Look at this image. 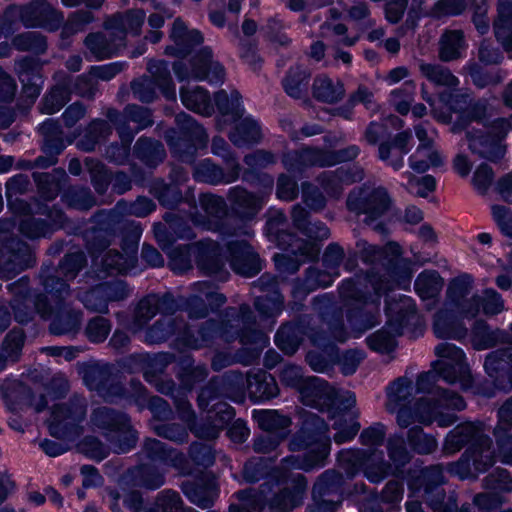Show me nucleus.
<instances>
[{
	"mask_svg": "<svg viewBox=\"0 0 512 512\" xmlns=\"http://www.w3.org/2000/svg\"><path fill=\"white\" fill-rule=\"evenodd\" d=\"M255 325L256 317L249 305L229 307L225 310L224 319L220 324L214 319L203 322L197 337L186 324L182 343L188 348L199 349L209 346L217 336L227 343L238 339L244 347L236 351V361L248 366L259 359L262 350L269 344L268 336Z\"/></svg>",
	"mask_w": 512,
	"mask_h": 512,
	"instance_id": "obj_1",
	"label": "nucleus"
},
{
	"mask_svg": "<svg viewBox=\"0 0 512 512\" xmlns=\"http://www.w3.org/2000/svg\"><path fill=\"white\" fill-rule=\"evenodd\" d=\"M314 310L319 314L323 323L327 325L329 334L310 326V318L302 316L296 321L287 322L280 326L275 335V344L287 355H293L301 345L304 336L311 343L332 355L335 346L331 339L345 342L348 333L343 322V312L327 295L316 297L313 301Z\"/></svg>",
	"mask_w": 512,
	"mask_h": 512,
	"instance_id": "obj_2",
	"label": "nucleus"
},
{
	"mask_svg": "<svg viewBox=\"0 0 512 512\" xmlns=\"http://www.w3.org/2000/svg\"><path fill=\"white\" fill-rule=\"evenodd\" d=\"M463 448L465 450L460 458L447 466L448 472L460 479H476L496 463V450L482 421H466L448 432L443 452L453 455Z\"/></svg>",
	"mask_w": 512,
	"mask_h": 512,
	"instance_id": "obj_3",
	"label": "nucleus"
},
{
	"mask_svg": "<svg viewBox=\"0 0 512 512\" xmlns=\"http://www.w3.org/2000/svg\"><path fill=\"white\" fill-rule=\"evenodd\" d=\"M294 489L282 488L273 492V484L263 483L258 488H247L235 493L236 498L255 511H263L268 507L270 512H289L301 505L303 494L307 488V478L297 474Z\"/></svg>",
	"mask_w": 512,
	"mask_h": 512,
	"instance_id": "obj_4",
	"label": "nucleus"
},
{
	"mask_svg": "<svg viewBox=\"0 0 512 512\" xmlns=\"http://www.w3.org/2000/svg\"><path fill=\"white\" fill-rule=\"evenodd\" d=\"M93 427L110 443L115 453H127L138 441V432L134 429L131 418L123 411L100 406L91 413Z\"/></svg>",
	"mask_w": 512,
	"mask_h": 512,
	"instance_id": "obj_5",
	"label": "nucleus"
},
{
	"mask_svg": "<svg viewBox=\"0 0 512 512\" xmlns=\"http://www.w3.org/2000/svg\"><path fill=\"white\" fill-rule=\"evenodd\" d=\"M199 204L205 215H191L194 225L206 230L218 232L223 236H252L253 231L246 225L238 224L237 220L228 216V207L222 196L204 193L199 196Z\"/></svg>",
	"mask_w": 512,
	"mask_h": 512,
	"instance_id": "obj_6",
	"label": "nucleus"
},
{
	"mask_svg": "<svg viewBox=\"0 0 512 512\" xmlns=\"http://www.w3.org/2000/svg\"><path fill=\"white\" fill-rule=\"evenodd\" d=\"M386 326L366 338L370 349L380 353H390L396 347L395 337L402 334V329L415 316V304L408 296L399 300H386Z\"/></svg>",
	"mask_w": 512,
	"mask_h": 512,
	"instance_id": "obj_7",
	"label": "nucleus"
},
{
	"mask_svg": "<svg viewBox=\"0 0 512 512\" xmlns=\"http://www.w3.org/2000/svg\"><path fill=\"white\" fill-rule=\"evenodd\" d=\"M17 15L27 28H43L51 32L57 31L64 22L63 12L46 0H31L21 6L10 5L4 12V18L9 22Z\"/></svg>",
	"mask_w": 512,
	"mask_h": 512,
	"instance_id": "obj_8",
	"label": "nucleus"
},
{
	"mask_svg": "<svg viewBox=\"0 0 512 512\" xmlns=\"http://www.w3.org/2000/svg\"><path fill=\"white\" fill-rule=\"evenodd\" d=\"M435 354L440 359L433 364L444 381L449 384L459 383L463 390L472 386V375L462 349L449 342H442L435 347Z\"/></svg>",
	"mask_w": 512,
	"mask_h": 512,
	"instance_id": "obj_9",
	"label": "nucleus"
},
{
	"mask_svg": "<svg viewBox=\"0 0 512 512\" xmlns=\"http://www.w3.org/2000/svg\"><path fill=\"white\" fill-rule=\"evenodd\" d=\"M392 204L391 197L386 188L379 186L370 188L366 185L355 188L348 194L346 207L356 215L365 214V223L382 217Z\"/></svg>",
	"mask_w": 512,
	"mask_h": 512,
	"instance_id": "obj_10",
	"label": "nucleus"
},
{
	"mask_svg": "<svg viewBox=\"0 0 512 512\" xmlns=\"http://www.w3.org/2000/svg\"><path fill=\"white\" fill-rule=\"evenodd\" d=\"M175 121L184 139L174 141L167 136V141L180 161L193 163L197 149L207 146L208 134L193 117L184 112L179 113Z\"/></svg>",
	"mask_w": 512,
	"mask_h": 512,
	"instance_id": "obj_11",
	"label": "nucleus"
},
{
	"mask_svg": "<svg viewBox=\"0 0 512 512\" xmlns=\"http://www.w3.org/2000/svg\"><path fill=\"white\" fill-rule=\"evenodd\" d=\"M87 400L75 394L67 402L54 405L48 420V429L52 436L69 438L77 433V427L87 414Z\"/></svg>",
	"mask_w": 512,
	"mask_h": 512,
	"instance_id": "obj_12",
	"label": "nucleus"
},
{
	"mask_svg": "<svg viewBox=\"0 0 512 512\" xmlns=\"http://www.w3.org/2000/svg\"><path fill=\"white\" fill-rule=\"evenodd\" d=\"M301 424L288 442V449L291 452H300L308 450L312 446L314 449L327 447L330 454V437L328 436L329 427L325 421L315 413L302 411L300 414Z\"/></svg>",
	"mask_w": 512,
	"mask_h": 512,
	"instance_id": "obj_13",
	"label": "nucleus"
},
{
	"mask_svg": "<svg viewBox=\"0 0 512 512\" xmlns=\"http://www.w3.org/2000/svg\"><path fill=\"white\" fill-rule=\"evenodd\" d=\"M81 373L88 388L96 391L106 402L125 397V387L114 365L88 364L83 367Z\"/></svg>",
	"mask_w": 512,
	"mask_h": 512,
	"instance_id": "obj_14",
	"label": "nucleus"
},
{
	"mask_svg": "<svg viewBox=\"0 0 512 512\" xmlns=\"http://www.w3.org/2000/svg\"><path fill=\"white\" fill-rule=\"evenodd\" d=\"M343 475L329 469L318 476L312 487L311 512H335L342 503Z\"/></svg>",
	"mask_w": 512,
	"mask_h": 512,
	"instance_id": "obj_15",
	"label": "nucleus"
},
{
	"mask_svg": "<svg viewBox=\"0 0 512 512\" xmlns=\"http://www.w3.org/2000/svg\"><path fill=\"white\" fill-rule=\"evenodd\" d=\"M104 115L113 124L117 134L129 138H135L140 131L154 124L152 110L137 104H128L122 111L109 107Z\"/></svg>",
	"mask_w": 512,
	"mask_h": 512,
	"instance_id": "obj_16",
	"label": "nucleus"
},
{
	"mask_svg": "<svg viewBox=\"0 0 512 512\" xmlns=\"http://www.w3.org/2000/svg\"><path fill=\"white\" fill-rule=\"evenodd\" d=\"M125 226L129 230V235L122 245L124 253H120L116 249H110L101 261L102 270L109 275L127 273L137 263L138 240L142 229L140 224L135 221L127 222Z\"/></svg>",
	"mask_w": 512,
	"mask_h": 512,
	"instance_id": "obj_17",
	"label": "nucleus"
},
{
	"mask_svg": "<svg viewBox=\"0 0 512 512\" xmlns=\"http://www.w3.org/2000/svg\"><path fill=\"white\" fill-rule=\"evenodd\" d=\"M367 281L374 290V298L371 299L367 305H373V309L369 311L359 310L347 316L352 330L358 334H362L379 324L380 298L394 287L391 280L385 275L369 273L367 274Z\"/></svg>",
	"mask_w": 512,
	"mask_h": 512,
	"instance_id": "obj_18",
	"label": "nucleus"
},
{
	"mask_svg": "<svg viewBox=\"0 0 512 512\" xmlns=\"http://www.w3.org/2000/svg\"><path fill=\"white\" fill-rule=\"evenodd\" d=\"M36 265V255L25 241L14 239L0 248V279L11 280Z\"/></svg>",
	"mask_w": 512,
	"mask_h": 512,
	"instance_id": "obj_19",
	"label": "nucleus"
},
{
	"mask_svg": "<svg viewBox=\"0 0 512 512\" xmlns=\"http://www.w3.org/2000/svg\"><path fill=\"white\" fill-rule=\"evenodd\" d=\"M0 394L9 411L17 413L24 406L31 407L35 412L43 411L48 404L46 396H35L30 387L15 379H5L0 383Z\"/></svg>",
	"mask_w": 512,
	"mask_h": 512,
	"instance_id": "obj_20",
	"label": "nucleus"
},
{
	"mask_svg": "<svg viewBox=\"0 0 512 512\" xmlns=\"http://www.w3.org/2000/svg\"><path fill=\"white\" fill-rule=\"evenodd\" d=\"M227 199L238 224L253 220L263 208V198L242 186H235L228 190Z\"/></svg>",
	"mask_w": 512,
	"mask_h": 512,
	"instance_id": "obj_21",
	"label": "nucleus"
},
{
	"mask_svg": "<svg viewBox=\"0 0 512 512\" xmlns=\"http://www.w3.org/2000/svg\"><path fill=\"white\" fill-rule=\"evenodd\" d=\"M31 302L32 306L29 304V299L9 301V306L17 323L21 325L31 323L36 315L43 321L51 318L53 315V305L45 293H35L31 298Z\"/></svg>",
	"mask_w": 512,
	"mask_h": 512,
	"instance_id": "obj_22",
	"label": "nucleus"
},
{
	"mask_svg": "<svg viewBox=\"0 0 512 512\" xmlns=\"http://www.w3.org/2000/svg\"><path fill=\"white\" fill-rule=\"evenodd\" d=\"M47 321H50L48 331L51 335L75 337L82 327L83 312L70 303H56L53 315Z\"/></svg>",
	"mask_w": 512,
	"mask_h": 512,
	"instance_id": "obj_23",
	"label": "nucleus"
},
{
	"mask_svg": "<svg viewBox=\"0 0 512 512\" xmlns=\"http://www.w3.org/2000/svg\"><path fill=\"white\" fill-rule=\"evenodd\" d=\"M283 166L290 172H302L303 170L318 166H331L330 150L317 147H303L299 150L287 152L282 158Z\"/></svg>",
	"mask_w": 512,
	"mask_h": 512,
	"instance_id": "obj_24",
	"label": "nucleus"
},
{
	"mask_svg": "<svg viewBox=\"0 0 512 512\" xmlns=\"http://www.w3.org/2000/svg\"><path fill=\"white\" fill-rule=\"evenodd\" d=\"M438 378H441V375L434 366L432 370L419 374L416 380V392L443 399L447 409L463 410L466 407L464 399L454 391L437 386Z\"/></svg>",
	"mask_w": 512,
	"mask_h": 512,
	"instance_id": "obj_25",
	"label": "nucleus"
},
{
	"mask_svg": "<svg viewBox=\"0 0 512 512\" xmlns=\"http://www.w3.org/2000/svg\"><path fill=\"white\" fill-rule=\"evenodd\" d=\"M227 249L231 266L236 273L251 277L262 269L258 254L247 241H230Z\"/></svg>",
	"mask_w": 512,
	"mask_h": 512,
	"instance_id": "obj_26",
	"label": "nucleus"
},
{
	"mask_svg": "<svg viewBox=\"0 0 512 512\" xmlns=\"http://www.w3.org/2000/svg\"><path fill=\"white\" fill-rule=\"evenodd\" d=\"M163 220L168 224V230L161 223L154 226L155 237L162 247L172 245L177 239L191 240L195 238L191 226L178 213L166 212Z\"/></svg>",
	"mask_w": 512,
	"mask_h": 512,
	"instance_id": "obj_27",
	"label": "nucleus"
},
{
	"mask_svg": "<svg viewBox=\"0 0 512 512\" xmlns=\"http://www.w3.org/2000/svg\"><path fill=\"white\" fill-rule=\"evenodd\" d=\"M198 268L209 276H219L224 280L228 273L224 270L225 260L222 256L221 247L212 240H204L196 243Z\"/></svg>",
	"mask_w": 512,
	"mask_h": 512,
	"instance_id": "obj_28",
	"label": "nucleus"
},
{
	"mask_svg": "<svg viewBox=\"0 0 512 512\" xmlns=\"http://www.w3.org/2000/svg\"><path fill=\"white\" fill-rule=\"evenodd\" d=\"M92 32L84 39V45L89 53L97 60L102 61L112 58L118 51L125 47V42L116 31Z\"/></svg>",
	"mask_w": 512,
	"mask_h": 512,
	"instance_id": "obj_29",
	"label": "nucleus"
},
{
	"mask_svg": "<svg viewBox=\"0 0 512 512\" xmlns=\"http://www.w3.org/2000/svg\"><path fill=\"white\" fill-rule=\"evenodd\" d=\"M413 139L410 130L397 133L392 139L385 140L378 145V158L399 170L404 166V156L410 151V143Z\"/></svg>",
	"mask_w": 512,
	"mask_h": 512,
	"instance_id": "obj_30",
	"label": "nucleus"
},
{
	"mask_svg": "<svg viewBox=\"0 0 512 512\" xmlns=\"http://www.w3.org/2000/svg\"><path fill=\"white\" fill-rule=\"evenodd\" d=\"M193 177L196 181L210 185L230 184L240 177L238 167L228 168L216 164L211 159H203L193 167Z\"/></svg>",
	"mask_w": 512,
	"mask_h": 512,
	"instance_id": "obj_31",
	"label": "nucleus"
},
{
	"mask_svg": "<svg viewBox=\"0 0 512 512\" xmlns=\"http://www.w3.org/2000/svg\"><path fill=\"white\" fill-rule=\"evenodd\" d=\"M417 412L418 423L429 426L434 421L440 427H448L453 425L458 417L455 414L443 413L441 409H447L444 406L443 399L431 397L420 398L414 404Z\"/></svg>",
	"mask_w": 512,
	"mask_h": 512,
	"instance_id": "obj_32",
	"label": "nucleus"
},
{
	"mask_svg": "<svg viewBox=\"0 0 512 512\" xmlns=\"http://www.w3.org/2000/svg\"><path fill=\"white\" fill-rule=\"evenodd\" d=\"M145 18L146 13L143 9H129L125 12L115 13L106 18L103 23V28L104 30L116 31L126 43L128 32L135 36L140 35Z\"/></svg>",
	"mask_w": 512,
	"mask_h": 512,
	"instance_id": "obj_33",
	"label": "nucleus"
},
{
	"mask_svg": "<svg viewBox=\"0 0 512 512\" xmlns=\"http://www.w3.org/2000/svg\"><path fill=\"white\" fill-rule=\"evenodd\" d=\"M484 367L496 387L507 389L505 379L508 380L512 369V349L504 348L492 351L486 356Z\"/></svg>",
	"mask_w": 512,
	"mask_h": 512,
	"instance_id": "obj_34",
	"label": "nucleus"
},
{
	"mask_svg": "<svg viewBox=\"0 0 512 512\" xmlns=\"http://www.w3.org/2000/svg\"><path fill=\"white\" fill-rule=\"evenodd\" d=\"M466 138L470 151L481 158L495 162L505 154V147L489 133L467 131Z\"/></svg>",
	"mask_w": 512,
	"mask_h": 512,
	"instance_id": "obj_35",
	"label": "nucleus"
},
{
	"mask_svg": "<svg viewBox=\"0 0 512 512\" xmlns=\"http://www.w3.org/2000/svg\"><path fill=\"white\" fill-rule=\"evenodd\" d=\"M184 495L202 509L211 507L218 497V487L212 479L185 481L181 485Z\"/></svg>",
	"mask_w": 512,
	"mask_h": 512,
	"instance_id": "obj_36",
	"label": "nucleus"
},
{
	"mask_svg": "<svg viewBox=\"0 0 512 512\" xmlns=\"http://www.w3.org/2000/svg\"><path fill=\"white\" fill-rule=\"evenodd\" d=\"M186 322L181 317H162L147 328L144 341L147 344H159L167 341L171 336L178 335L182 342V334L185 333Z\"/></svg>",
	"mask_w": 512,
	"mask_h": 512,
	"instance_id": "obj_37",
	"label": "nucleus"
},
{
	"mask_svg": "<svg viewBox=\"0 0 512 512\" xmlns=\"http://www.w3.org/2000/svg\"><path fill=\"white\" fill-rule=\"evenodd\" d=\"M246 383L249 398L253 402L270 400L279 394L275 378L264 370L249 372Z\"/></svg>",
	"mask_w": 512,
	"mask_h": 512,
	"instance_id": "obj_38",
	"label": "nucleus"
},
{
	"mask_svg": "<svg viewBox=\"0 0 512 512\" xmlns=\"http://www.w3.org/2000/svg\"><path fill=\"white\" fill-rule=\"evenodd\" d=\"M192 75L197 80L209 79L210 82H223L224 67L219 62L212 61V50L209 47L201 49L191 60Z\"/></svg>",
	"mask_w": 512,
	"mask_h": 512,
	"instance_id": "obj_39",
	"label": "nucleus"
},
{
	"mask_svg": "<svg viewBox=\"0 0 512 512\" xmlns=\"http://www.w3.org/2000/svg\"><path fill=\"white\" fill-rule=\"evenodd\" d=\"M386 258L391 255L387 261V272L389 277L393 280L391 283L396 282L398 286L406 289L410 284L412 271L408 260L400 258L401 247L396 242H389L385 247Z\"/></svg>",
	"mask_w": 512,
	"mask_h": 512,
	"instance_id": "obj_40",
	"label": "nucleus"
},
{
	"mask_svg": "<svg viewBox=\"0 0 512 512\" xmlns=\"http://www.w3.org/2000/svg\"><path fill=\"white\" fill-rule=\"evenodd\" d=\"M311 75L310 69L303 65L290 67L282 79V86L285 93L289 97L297 100L307 98Z\"/></svg>",
	"mask_w": 512,
	"mask_h": 512,
	"instance_id": "obj_41",
	"label": "nucleus"
},
{
	"mask_svg": "<svg viewBox=\"0 0 512 512\" xmlns=\"http://www.w3.org/2000/svg\"><path fill=\"white\" fill-rule=\"evenodd\" d=\"M39 280L47 296L50 294L56 303H65L71 296V288L67 279L58 276V270L52 265H43L39 272Z\"/></svg>",
	"mask_w": 512,
	"mask_h": 512,
	"instance_id": "obj_42",
	"label": "nucleus"
},
{
	"mask_svg": "<svg viewBox=\"0 0 512 512\" xmlns=\"http://www.w3.org/2000/svg\"><path fill=\"white\" fill-rule=\"evenodd\" d=\"M32 177L39 195L46 201L54 200L68 180L67 173L62 168H55L51 172H34Z\"/></svg>",
	"mask_w": 512,
	"mask_h": 512,
	"instance_id": "obj_43",
	"label": "nucleus"
},
{
	"mask_svg": "<svg viewBox=\"0 0 512 512\" xmlns=\"http://www.w3.org/2000/svg\"><path fill=\"white\" fill-rule=\"evenodd\" d=\"M328 458L327 447L320 449H310L304 454L290 455L281 460L284 470H302L305 472L325 466Z\"/></svg>",
	"mask_w": 512,
	"mask_h": 512,
	"instance_id": "obj_44",
	"label": "nucleus"
},
{
	"mask_svg": "<svg viewBox=\"0 0 512 512\" xmlns=\"http://www.w3.org/2000/svg\"><path fill=\"white\" fill-rule=\"evenodd\" d=\"M493 435L501 453L512 451V396L498 410V422Z\"/></svg>",
	"mask_w": 512,
	"mask_h": 512,
	"instance_id": "obj_45",
	"label": "nucleus"
},
{
	"mask_svg": "<svg viewBox=\"0 0 512 512\" xmlns=\"http://www.w3.org/2000/svg\"><path fill=\"white\" fill-rule=\"evenodd\" d=\"M113 128V124L107 118L91 120L85 127L82 138L77 142V147L85 152L94 151L101 141L112 135Z\"/></svg>",
	"mask_w": 512,
	"mask_h": 512,
	"instance_id": "obj_46",
	"label": "nucleus"
},
{
	"mask_svg": "<svg viewBox=\"0 0 512 512\" xmlns=\"http://www.w3.org/2000/svg\"><path fill=\"white\" fill-rule=\"evenodd\" d=\"M433 330L440 339H464L468 330L462 322L456 319L448 310H440L434 316Z\"/></svg>",
	"mask_w": 512,
	"mask_h": 512,
	"instance_id": "obj_47",
	"label": "nucleus"
},
{
	"mask_svg": "<svg viewBox=\"0 0 512 512\" xmlns=\"http://www.w3.org/2000/svg\"><path fill=\"white\" fill-rule=\"evenodd\" d=\"M312 95L322 103H338L345 96L344 84L339 79L333 80L327 75H318L313 80Z\"/></svg>",
	"mask_w": 512,
	"mask_h": 512,
	"instance_id": "obj_48",
	"label": "nucleus"
},
{
	"mask_svg": "<svg viewBox=\"0 0 512 512\" xmlns=\"http://www.w3.org/2000/svg\"><path fill=\"white\" fill-rule=\"evenodd\" d=\"M133 152L137 159L149 167H156L166 157L164 145L149 137H140L133 147Z\"/></svg>",
	"mask_w": 512,
	"mask_h": 512,
	"instance_id": "obj_49",
	"label": "nucleus"
},
{
	"mask_svg": "<svg viewBox=\"0 0 512 512\" xmlns=\"http://www.w3.org/2000/svg\"><path fill=\"white\" fill-rule=\"evenodd\" d=\"M71 99L70 80L63 81L51 87L42 98L39 109L43 114H54L60 111Z\"/></svg>",
	"mask_w": 512,
	"mask_h": 512,
	"instance_id": "obj_50",
	"label": "nucleus"
},
{
	"mask_svg": "<svg viewBox=\"0 0 512 512\" xmlns=\"http://www.w3.org/2000/svg\"><path fill=\"white\" fill-rule=\"evenodd\" d=\"M228 138L236 147L256 144L262 139L261 127L257 121L246 117L229 132Z\"/></svg>",
	"mask_w": 512,
	"mask_h": 512,
	"instance_id": "obj_51",
	"label": "nucleus"
},
{
	"mask_svg": "<svg viewBox=\"0 0 512 512\" xmlns=\"http://www.w3.org/2000/svg\"><path fill=\"white\" fill-rule=\"evenodd\" d=\"M509 337V334L500 329H491L482 320L476 321L472 329V343L477 350L489 349L498 343H505Z\"/></svg>",
	"mask_w": 512,
	"mask_h": 512,
	"instance_id": "obj_52",
	"label": "nucleus"
},
{
	"mask_svg": "<svg viewBox=\"0 0 512 512\" xmlns=\"http://www.w3.org/2000/svg\"><path fill=\"white\" fill-rule=\"evenodd\" d=\"M180 98L186 108L196 113L210 116L214 112L209 93L202 87H182Z\"/></svg>",
	"mask_w": 512,
	"mask_h": 512,
	"instance_id": "obj_53",
	"label": "nucleus"
},
{
	"mask_svg": "<svg viewBox=\"0 0 512 512\" xmlns=\"http://www.w3.org/2000/svg\"><path fill=\"white\" fill-rule=\"evenodd\" d=\"M418 67L420 74L435 86L452 89L456 88L460 83L452 71L440 63L420 61Z\"/></svg>",
	"mask_w": 512,
	"mask_h": 512,
	"instance_id": "obj_54",
	"label": "nucleus"
},
{
	"mask_svg": "<svg viewBox=\"0 0 512 512\" xmlns=\"http://www.w3.org/2000/svg\"><path fill=\"white\" fill-rule=\"evenodd\" d=\"M253 418L261 430L273 434H289L288 429L292 424V419L288 415L280 413L278 410H255L253 412Z\"/></svg>",
	"mask_w": 512,
	"mask_h": 512,
	"instance_id": "obj_55",
	"label": "nucleus"
},
{
	"mask_svg": "<svg viewBox=\"0 0 512 512\" xmlns=\"http://www.w3.org/2000/svg\"><path fill=\"white\" fill-rule=\"evenodd\" d=\"M465 47L464 34L460 30H446L438 43V58L442 62H451L461 57Z\"/></svg>",
	"mask_w": 512,
	"mask_h": 512,
	"instance_id": "obj_56",
	"label": "nucleus"
},
{
	"mask_svg": "<svg viewBox=\"0 0 512 512\" xmlns=\"http://www.w3.org/2000/svg\"><path fill=\"white\" fill-rule=\"evenodd\" d=\"M387 411L394 413L399 406H405L411 402L414 396L413 381L404 376L399 377L388 387Z\"/></svg>",
	"mask_w": 512,
	"mask_h": 512,
	"instance_id": "obj_57",
	"label": "nucleus"
},
{
	"mask_svg": "<svg viewBox=\"0 0 512 512\" xmlns=\"http://www.w3.org/2000/svg\"><path fill=\"white\" fill-rule=\"evenodd\" d=\"M299 392L302 402L311 407H318L321 402H325L330 398L327 382L318 377L306 378Z\"/></svg>",
	"mask_w": 512,
	"mask_h": 512,
	"instance_id": "obj_58",
	"label": "nucleus"
},
{
	"mask_svg": "<svg viewBox=\"0 0 512 512\" xmlns=\"http://www.w3.org/2000/svg\"><path fill=\"white\" fill-rule=\"evenodd\" d=\"M373 456H375V453H371L367 450L346 449L339 452L338 462L340 466L345 470L348 477H353L360 470L365 468Z\"/></svg>",
	"mask_w": 512,
	"mask_h": 512,
	"instance_id": "obj_59",
	"label": "nucleus"
},
{
	"mask_svg": "<svg viewBox=\"0 0 512 512\" xmlns=\"http://www.w3.org/2000/svg\"><path fill=\"white\" fill-rule=\"evenodd\" d=\"M286 221L287 218L281 210L271 209L267 213V231L270 235L275 236L277 244L283 249L292 245V242L296 239V236L293 233L282 229L286 224Z\"/></svg>",
	"mask_w": 512,
	"mask_h": 512,
	"instance_id": "obj_60",
	"label": "nucleus"
},
{
	"mask_svg": "<svg viewBox=\"0 0 512 512\" xmlns=\"http://www.w3.org/2000/svg\"><path fill=\"white\" fill-rule=\"evenodd\" d=\"M422 498L434 512H455L458 508L454 493L446 495L443 487L422 490Z\"/></svg>",
	"mask_w": 512,
	"mask_h": 512,
	"instance_id": "obj_61",
	"label": "nucleus"
},
{
	"mask_svg": "<svg viewBox=\"0 0 512 512\" xmlns=\"http://www.w3.org/2000/svg\"><path fill=\"white\" fill-rule=\"evenodd\" d=\"M442 164V157L434 147L418 145L415 152L409 156V166L417 173H424L431 166L440 167Z\"/></svg>",
	"mask_w": 512,
	"mask_h": 512,
	"instance_id": "obj_62",
	"label": "nucleus"
},
{
	"mask_svg": "<svg viewBox=\"0 0 512 512\" xmlns=\"http://www.w3.org/2000/svg\"><path fill=\"white\" fill-rule=\"evenodd\" d=\"M241 95L238 91H232L230 95L225 90L214 94V101L218 111L223 116L231 117L232 121H238L244 115L241 105Z\"/></svg>",
	"mask_w": 512,
	"mask_h": 512,
	"instance_id": "obj_63",
	"label": "nucleus"
},
{
	"mask_svg": "<svg viewBox=\"0 0 512 512\" xmlns=\"http://www.w3.org/2000/svg\"><path fill=\"white\" fill-rule=\"evenodd\" d=\"M63 202L72 209L88 211L97 204L96 198L88 187L72 186L62 195Z\"/></svg>",
	"mask_w": 512,
	"mask_h": 512,
	"instance_id": "obj_64",
	"label": "nucleus"
}]
</instances>
